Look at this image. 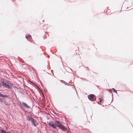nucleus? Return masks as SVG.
<instances>
[{"instance_id":"obj_3","label":"nucleus","mask_w":133,"mask_h":133,"mask_svg":"<svg viewBox=\"0 0 133 133\" xmlns=\"http://www.w3.org/2000/svg\"><path fill=\"white\" fill-rule=\"evenodd\" d=\"M2 83L3 86L5 87L9 88L10 87V85H9V83L7 82H5L4 81H2Z\"/></svg>"},{"instance_id":"obj_14","label":"nucleus","mask_w":133,"mask_h":133,"mask_svg":"<svg viewBox=\"0 0 133 133\" xmlns=\"http://www.w3.org/2000/svg\"><path fill=\"white\" fill-rule=\"evenodd\" d=\"M2 86V84L0 82V87H1Z\"/></svg>"},{"instance_id":"obj_7","label":"nucleus","mask_w":133,"mask_h":133,"mask_svg":"<svg viewBox=\"0 0 133 133\" xmlns=\"http://www.w3.org/2000/svg\"><path fill=\"white\" fill-rule=\"evenodd\" d=\"M74 57L75 58H80V56L78 54H76L74 56Z\"/></svg>"},{"instance_id":"obj_15","label":"nucleus","mask_w":133,"mask_h":133,"mask_svg":"<svg viewBox=\"0 0 133 133\" xmlns=\"http://www.w3.org/2000/svg\"><path fill=\"white\" fill-rule=\"evenodd\" d=\"M5 133H9V132H6Z\"/></svg>"},{"instance_id":"obj_10","label":"nucleus","mask_w":133,"mask_h":133,"mask_svg":"<svg viewBox=\"0 0 133 133\" xmlns=\"http://www.w3.org/2000/svg\"><path fill=\"white\" fill-rule=\"evenodd\" d=\"M1 132L2 133H5L6 132V131H4V130H1Z\"/></svg>"},{"instance_id":"obj_1","label":"nucleus","mask_w":133,"mask_h":133,"mask_svg":"<svg viewBox=\"0 0 133 133\" xmlns=\"http://www.w3.org/2000/svg\"><path fill=\"white\" fill-rule=\"evenodd\" d=\"M61 123L58 121H56L54 122L53 121H50L48 123V124L49 125L56 129L57 127H58Z\"/></svg>"},{"instance_id":"obj_16","label":"nucleus","mask_w":133,"mask_h":133,"mask_svg":"<svg viewBox=\"0 0 133 133\" xmlns=\"http://www.w3.org/2000/svg\"><path fill=\"white\" fill-rule=\"evenodd\" d=\"M2 99H0V101H2Z\"/></svg>"},{"instance_id":"obj_5","label":"nucleus","mask_w":133,"mask_h":133,"mask_svg":"<svg viewBox=\"0 0 133 133\" xmlns=\"http://www.w3.org/2000/svg\"><path fill=\"white\" fill-rule=\"evenodd\" d=\"M58 128L64 131H65L66 130V128L64 126L62 125L61 123L60 124Z\"/></svg>"},{"instance_id":"obj_17","label":"nucleus","mask_w":133,"mask_h":133,"mask_svg":"<svg viewBox=\"0 0 133 133\" xmlns=\"http://www.w3.org/2000/svg\"><path fill=\"white\" fill-rule=\"evenodd\" d=\"M63 82H65V83H66V82H64V81H63Z\"/></svg>"},{"instance_id":"obj_12","label":"nucleus","mask_w":133,"mask_h":133,"mask_svg":"<svg viewBox=\"0 0 133 133\" xmlns=\"http://www.w3.org/2000/svg\"><path fill=\"white\" fill-rule=\"evenodd\" d=\"M0 96L2 97H4V95L1 94H0Z\"/></svg>"},{"instance_id":"obj_11","label":"nucleus","mask_w":133,"mask_h":133,"mask_svg":"<svg viewBox=\"0 0 133 133\" xmlns=\"http://www.w3.org/2000/svg\"><path fill=\"white\" fill-rule=\"evenodd\" d=\"M112 89L113 90V92H116V93H117V92L116 91V90H115L114 88H113Z\"/></svg>"},{"instance_id":"obj_8","label":"nucleus","mask_w":133,"mask_h":133,"mask_svg":"<svg viewBox=\"0 0 133 133\" xmlns=\"http://www.w3.org/2000/svg\"><path fill=\"white\" fill-rule=\"evenodd\" d=\"M103 100L102 98H101L99 99V101L98 102V103L99 104H102L103 103Z\"/></svg>"},{"instance_id":"obj_2","label":"nucleus","mask_w":133,"mask_h":133,"mask_svg":"<svg viewBox=\"0 0 133 133\" xmlns=\"http://www.w3.org/2000/svg\"><path fill=\"white\" fill-rule=\"evenodd\" d=\"M88 98L91 101H94L96 100V96L93 94H90L88 96Z\"/></svg>"},{"instance_id":"obj_6","label":"nucleus","mask_w":133,"mask_h":133,"mask_svg":"<svg viewBox=\"0 0 133 133\" xmlns=\"http://www.w3.org/2000/svg\"><path fill=\"white\" fill-rule=\"evenodd\" d=\"M22 104L23 105V106L26 108H30V107L26 103H24V102H23L22 103Z\"/></svg>"},{"instance_id":"obj_13","label":"nucleus","mask_w":133,"mask_h":133,"mask_svg":"<svg viewBox=\"0 0 133 133\" xmlns=\"http://www.w3.org/2000/svg\"><path fill=\"white\" fill-rule=\"evenodd\" d=\"M27 119L28 120H29L30 119V118L29 117H27Z\"/></svg>"},{"instance_id":"obj_9","label":"nucleus","mask_w":133,"mask_h":133,"mask_svg":"<svg viewBox=\"0 0 133 133\" xmlns=\"http://www.w3.org/2000/svg\"><path fill=\"white\" fill-rule=\"evenodd\" d=\"M25 37L27 39H28V38L31 37V36L30 35H28L26 36Z\"/></svg>"},{"instance_id":"obj_4","label":"nucleus","mask_w":133,"mask_h":133,"mask_svg":"<svg viewBox=\"0 0 133 133\" xmlns=\"http://www.w3.org/2000/svg\"><path fill=\"white\" fill-rule=\"evenodd\" d=\"M31 121L33 125H34L35 126H36L38 125V123L37 121L32 117H31Z\"/></svg>"}]
</instances>
